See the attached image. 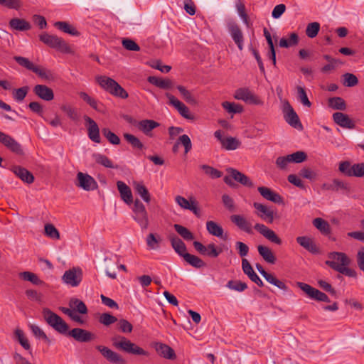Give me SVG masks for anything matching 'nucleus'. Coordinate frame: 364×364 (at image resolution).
<instances>
[{
    "label": "nucleus",
    "mask_w": 364,
    "mask_h": 364,
    "mask_svg": "<svg viewBox=\"0 0 364 364\" xmlns=\"http://www.w3.org/2000/svg\"><path fill=\"white\" fill-rule=\"evenodd\" d=\"M157 353L166 359L173 360L176 358V354L173 348L166 344L157 343L156 346Z\"/></svg>",
    "instance_id": "nucleus-33"
},
{
    "label": "nucleus",
    "mask_w": 364,
    "mask_h": 364,
    "mask_svg": "<svg viewBox=\"0 0 364 364\" xmlns=\"http://www.w3.org/2000/svg\"><path fill=\"white\" fill-rule=\"evenodd\" d=\"M254 228L270 242L277 245L282 244V240L275 233V232L267 228L264 224L256 223Z\"/></svg>",
    "instance_id": "nucleus-17"
},
{
    "label": "nucleus",
    "mask_w": 364,
    "mask_h": 364,
    "mask_svg": "<svg viewBox=\"0 0 364 364\" xmlns=\"http://www.w3.org/2000/svg\"><path fill=\"white\" fill-rule=\"evenodd\" d=\"M282 111L285 120L291 127H296V112L289 102L285 101L283 102Z\"/></svg>",
    "instance_id": "nucleus-30"
},
{
    "label": "nucleus",
    "mask_w": 364,
    "mask_h": 364,
    "mask_svg": "<svg viewBox=\"0 0 364 364\" xmlns=\"http://www.w3.org/2000/svg\"><path fill=\"white\" fill-rule=\"evenodd\" d=\"M28 90L29 87L28 86L15 89L13 92V97L18 102L23 101L26 97Z\"/></svg>",
    "instance_id": "nucleus-63"
},
{
    "label": "nucleus",
    "mask_w": 364,
    "mask_h": 364,
    "mask_svg": "<svg viewBox=\"0 0 364 364\" xmlns=\"http://www.w3.org/2000/svg\"><path fill=\"white\" fill-rule=\"evenodd\" d=\"M92 157L97 164H99L106 168H118V166H114L112 161L105 155L95 153Z\"/></svg>",
    "instance_id": "nucleus-40"
},
{
    "label": "nucleus",
    "mask_w": 364,
    "mask_h": 364,
    "mask_svg": "<svg viewBox=\"0 0 364 364\" xmlns=\"http://www.w3.org/2000/svg\"><path fill=\"white\" fill-rule=\"evenodd\" d=\"M32 71L44 80H50L53 77V73L50 70L37 65H35Z\"/></svg>",
    "instance_id": "nucleus-56"
},
{
    "label": "nucleus",
    "mask_w": 364,
    "mask_h": 364,
    "mask_svg": "<svg viewBox=\"0 0 364 364\" xmlns=\"http://www.w3.org/2000/svg\"><path fill=\"white\" fill-rule=\"evenodd\" d=\"M227 287L236 291H243L247 288L245 282L239 280H230L227 284Z\"/></svg>",
    "instance_id": "nucleus-55"
},
{
    "label": "nucleus",
    "mask_w": 364,
    "mask_h": 364,
    "mask_svg": "<svg viewBox=\"0 0 364 364\" xmlns=\"http://www.w3.org/2000/svg\"><path fill=\"white\" fill-rule=\"evenodd\" d=\"M200 168L205 172V174L210 176L212 178H220L223 175V173L218 169L210 166L208 165H202L200 166Z\"/></svg>",
    "instance_id": "nucleus-58"
},
{
    "label": "nucleus",
    "mask_w": 364,
    "mask_h": 364,
    "mask_svg": "<svg viewBox=\"0 0 364 364\" xmlns=\"http://www.w3.org/2000/svg\"><path fill=\"white\" fill-rule=\"evenodd\" d=\"M170 241L172 247L181 257H183V255L187 254L186 246L185 243L176 235L170 237Z\"/></svg>",
    "instance_id": "nucleus-34"
},
{
    "label": "nucleus",
    "mask_w": 364,
    "mask_h": 364,
    "mask_svg": "<svg viewBox=\"0 0 364 364\" xmlns=\"http://www.w3.org/2000/svg\"><path fill=\"white\" fill-rule=\"evenodd\" d=\"M96 349L98 350L102 355L109 362L114 364H127L126 360L118 353L111 350L107 346H97Z\"/></svg>",
    "instance_id": "nucleus-9"
},
{
    "label": "nucleus",
    "mask_w": 364,
    "mask_h": 364,
    "mask_svg": "<svg viewBox=\"0 0 364 364\" xmlns=\"http://www.w3.org/2000/svg\"><path fill=\"white\" fill-rule=\"evenodd\" d=\"M230 220L234 223L240 230L247 233H252V223L248 221L243 215H232L230 216Z\"/></svg>",
    "instance_id": "nucleus-18"
},
{
    "label": "nucleus",
    "mask_w": 364,
    "mask_h": 364,
    "mask_svg": "<svg viewBox=\"0 0 364 364\" xmlns=\"http://www.w3.org/2000/svg\"><path fill=\"white\" fill-rule=\"evenodd\" d=\"M82 279V271L80 267H73L65 272L62 280L66 284L75 287Z\"/></svg>",
    "instance_id": "nucleus-8"
},
{
    "label": "nucleus",
    "mask_w": 364,
    "mask_h": 364,
    "mask_svg": "<svg viewBox=\"0 0 364 364\" xmlns=\"http://www.w3.org/2000/svg\"><path fill=\"white\" fill-rule=\"evenodd\" d=\"M33 91L36 96L45 101H51L54 98L53 90L45 85H36Z\"/></svg>",
    "instance_id": "nucleus-21"
},
{
    "label": "nucleus",
    "mask_w": 364,
    "mask_h": 364,
    "mask_svg": "<svg viewBox=\"0 0 364 364\" xmlns=\"http://www.w3.org/2000/svg\"><path fill=\"white\" fill-rule=\"evenodd\" d=\"M39 39L50 48H54L62 53H70L72 52L70 46L62 38L55 35L43 33L39 36Z\"/></svg>",
    "instance_id": "nucleus-5"
},
{
    "label": "nucleus",
    "mask_w": 364,
    "mask_h": 364,
    "mask_svg": "<svg viewBox=\"0 0 364 364\" xmlns=\"http://www.w3.org/2000/svg\"><path fill=\"white\" fill-rule=\"evenodd\" d=\"M297 97L304 106L307 107L311 106V103L307 97L306 92L302 87L297 86Z\"/></svg>",
    "instance_id": "nucleus-59"
},
{
    "label": "nucleus",
    "mask_w": 364,
    "mask_h": 364,
    "mask_svg": "<svg viewBox=\"0 0 364 364\" xmlns=\"http://www.w3.org/2000/svg\"><path fill=\"white\" fill-rule=\"evenodd\" d=\"M42 314L46 323L60 334L68 335L80 343H87L96 338L94 333L83 328H75L68 331L69 326L66 322L48 308H44Z\"/></svg>",
    "instance_id": "nucleus-1"
},
{
    "label": "nucleus",
    "mask_w": 364,
    "mask_h": 364,
    "mask_svg": "<svg viewBox=\"0 0 364 364\" xmlns=\"http://www.w3.org/2000/svg\"><path fill=\"white\" fill-rule=\"evenodd\" d=\"M9 25L12 30L18 31H26L31 28V25L28 21L19 18H11Z\"/></svg>",
    "instance_id": "nucleus-29"
},
{
    "label": "nucleus",
    "mask_w": 364,
    "mask_h": 364,
    "mask_svg": "<svg viewBox=\"0 0 364 364\" xmlns=\"http://www.w3.org/2000/svg\"><path fill=\"white\" fill-rule=\"evenodd\" d=\"M13 173L21 181L27 183H32L34 181L33 175L26 168L20 166H14L11 168Z\"/></svg>",
    "instance_id": "nucleus-26"
},
{
    "label": "nucleus",
    "mask_w": 364,
    "mask_h": 364,
    "mask_svg": "<svg viewBox=\"0 0 364 364\" xmlns=\"http://www.w3.org/2000/svg\"><path fill=\"white\" fill-rule=\"evenodd\" d=\"M14 59L21 66H22L29 70L32 71L35 67V65L31 61H30L28 58H26L25 57L14 56Z\"/></svg>",
    "instance_id": "nucleus-64"
},
{
    "label": "nucleus",
    "mask_w": 364,
    "mask_h": 364,
    "mask_svg": "<svg viewBox=\"0 0 364 364\" xmlns=\"http://www.w3.org/2000/svg\"><path fill=\"white\" fill-rule=\"evenodd\" d=\"M159 126V124L158 122L151 119L141 120L139 122L138 124L139 129L146 135H148L151 130Z\"/></svg>",
    "instance_id": "nucleus-42"
},
{
    "label": "nucleus",
    "mask_w": 364,
    "mask_h": 364,
    "mask_svg": "<svg viewBox=\"0 0 364 364\" xmlns=\"http://www.w3.org/2000/svg\"><path fill=\"white\" fill-rule=\"evenodd\" d=\"M297 243H299L305 250L312 254H318L319 248L314 240L309 237H297Z\"/></svg>",
    "instance_id": "nucleus-27"
},
{
    "label": "nucleus",
    "mask_w": 364,
    "mask_h": 364,
    "mask_svg": "<svg viewBox=\"0 0 364 364\" xmlns=\"http://www.w3.org/2000/svg\"><path fill=\"white\" fill-rule=\"evenodd\" d=\"M242 268L244 273L247 275L251 281L255 282L259 287H264V283L258 275L255 272L250 263L245 258L242 259Z\"/></svg>",
    "instance_id": "nucleus-20"
},
{
    "label": "nucleus",
    "mask_w": 364,
    "mask_h": 364,
    "mask_svg": "<svg viewBox=\"0 0 364 364\" xmlns=\"http://www.w3.org/2000/svg\"><path fill=\"white\" fill-rule=\"evenodd\" d=\"M322 188L327 191H338L343 190L350 191V185L338 178H334L331 183H326L322 185Z\"/></svg>",
    "instance_id": "nucleus-25"
},
{
    "label": "nucleus",
    "mask_w": 364,
    "mask_h": 364,
    "mask_svg": "<svg viewBox=\"0 0 364 364\" xmlns=\"http://www.w3.org/2000/svg\"><path fill=\"white\" fill-rule=\"evenodd\" d=\"M297 287H299L311 299L317 301L330 302L328 296L325 293L312 287L309 284L303 282H297Z\"/></svg>",
    "instance_id": "nucleus-6"
},
{
    "label": "nucleus",
    "mask_w": 364,
    "mask_h": 364,
    "mask_svg": "<svg viewBox=\"0 0 364 364\" xmlns=\"http://www.w3.org/2000/svg\"><path fill=\"white\" fill-rule=\"evenodd\" d=\"M240 141L236 138L228 136L222 141L223 148L226 150H235L240 146Z\"/></svg>",
    "instance_id": "nucleus-48"
},
{
    "label": "nucleus",
    "mask_w": 364,
    "mask_h": 364,
    "mask_svg": "<svg viewBox=\"0 0 364 364\" xmlns=\"http://www.w3.org/2000/svg\"><path fill=\"white\" fill-rule=\"evenodd\" d=\"M70 307L74 311V312H78L81 314H86L87 313V308L85 303L76 298H73L69 302Z\"/></svg>",
    "instance_id": "nucleus-38"
},
{
    "label": "nucleus",
    "mask_w": 364,
    "mask_h": 364,
    "mask_svg": "<svg viewBox=\"0 0 364 364\" xmlns=\"http://www.w3.org/2000/svg\"><path fill=\"white\" fill-rule=\"evenodd\" d=\"M111 341L113 347L120 351L134 355H149L147 351L124 336L119 335L114 336L111 338Z\"/></svg>",
    "instance_id": "nucleus-3"
},
{
    "label": "nucleus",
    "mask_w": 364,
    "mask_h": 364,
    "mask_svg": "<svg viewBox=\"0 0 364 364\" xmlns=\"http://www.w3.org/2000/svg\"><path fill=\"white\" fill-rule=\"evenodd\" d=\"M132 186L135 192L144 202L149 203L151 201V195L142 181H134Z\"/></svg>",
    "instance_id": "nucleus-31"
},
{
    "label": "nucleus",
    "mask_w": 364,
    "mask_h": 364,
    "mask_svg": "<svg viewBox=\"0 0 364 364\" xmlns=\"http://www.w3.org/2000/svg\"><path fill=\"white\" fill-rule=\"evenodd\" d=\"M257 250L259 255L267 263L274 264L276 262V257L269 247L260 245L257 246Z\"/></svg>",
    "instance_id": "nucleus-32"
},
{
    "label": "nucleus",
    "mask_w": 364,
    "mask_h": 364,
    "mask_svg": "<svg viewBox=\"0 0 364 364\" xmlns=\"http://www.w3.org/2000/svg\"><path fill=\"white\" fill-rule=\"evenodd\" d=\"M314 226L323 235H328L331 232L329 223L321 218H316L313 220Z\"/></svg>",
    "instance_id": "nucleus-35"
},
{
    "label": "nucleus",
    "mask_w": 364,
    "mask_h": 364,
    "mask_svg": "<svg viewBox=\"0 0 364 364\" xmlns=\"http://www.w3.org/2000/svg\"><path fill=\"white\" fill-rule=\"evenodd\" d=\"M234 97L249 104L258 105L260 103L259 99L248 88L237 89L235 92Z\"/></svg>",
    "instance_id": "nucleus-15"
},
{
    "label": "nucleus",
    "mask_w": 364,
    "mask_h": 364,
    "mask_svg": "<svg viewBox=\"0 0 364 364\" xmlns=\"http://www.w3.org/2000/svg\"><path fill=\"white\" fill-rule=\"evenodd\" d=\"M77 181L76 186L87 191H94L98 187L97 183L94 178L87 173L78 172Z\"/></svg>",
    "instance_id": "nucleus-11"
},
{
    "label": "nucleus",
    "mask_w": 364,
    "mask_h": 364,
    "mask_svg": "<svg viewBox=\"0 0 364 364\" xmlns=\"http://www.w3.org/2000/svg\"><path fill=\"white\" fill-rule=\"evenodd\" d=\"M320 30V23L318 22H312L307 25L306 28V35L311 38H315Z\"/></svg>",
    "instance_id": "nucleus-53"
},
{
    "label": "nucleus",
    "mask_w": 364,
    "mask_h": 364,
    "mask_svg": "<svg viewBox=\"0 0 364 364\" xmlns=\"http://www.w3.org/2000/svg\"><path fill=\"white\" fill-rule=\"evenodd\" d=\"M0 143L13 153L23 156L24 154L21 145L13 137L0 131Z\"/></svg>",
    "instance_id": "nucleus-10"
},
{
    "label": "nucleus",
    "mask_w": 364,
    "mask_h": 364,
    "mask_svg": "<svg viewBox=\"0 0 364 364\" xmlns=\"http://www.w3.org/2000/svg\"><path fill=\"white\" fill-rule=\"evenodd\" d=\"M133 212L134 213V219L140 225L141 228H147L149 225L147 212L144 205L139 199H136L134 203Z\"/></svg>",
    "instance_id": "nucleus-7"
},
{
    "label": "nucleus",
    "mask_w": 364,
    "mask_h": 364,
    "mask_svg": "<svg viewBox=\"0 0 364 364\" xmlns=\"http://www.w3.org/2000/svg\"><path fill=\"white\" fill-rule=\"evenodd\" d=\"M148 82L161 89H170L173 86V82L171 80L162 79L156 76H149Z\"/></svg>",
    "instance_id": "nucleus-36"
},
{
    "label": "nucleus",
    "mask_w": 364,
    "mask_h": 364,
    "mask_svg": "<svg viewBox=\"0 0 364 364\" xmlns=\"http://www.w3.org/2000/svg\"><path fill=\"white\" fill-rule=\"evenodd\" d=\"M228 30L235 43L240 50L243 49L244 36L239 25L235 21H229L227 24Z\"/></svg>",
    "instance_id": "nucleus-12"
},
{
    "label": "nucleus",
    "mask_w": 364,
    "mask_h": 364,
    "mask_svg": "<svg viewBox=\"0 0 364 364\" xmlns=\"http://www.w3.org/2000/svg\"><path fill=\"white\" fill-rule=\"evenodd\" d=\"M96 81L100 86L110 95L122 99H127L128 92L114 79L99 75L96 77Z\"/></svg>",
    "instance_id": "nucleus-4"
},
{
    "label": "nucleus",
    "mask_w": 364,
    "mask_h": 364,
    "mask_svg": "<svg viewBox=\"0 0 364 364\" xmlns=\"http://www.w3.org/2000/svg\"><path fill=\"white\" fill-rule=\"evenodd\" d=\"M29 327L33 335L37 338L43 339L48 344L50 343V340L48 338L45 332L39 326L35 324H31Z\"/></svg>",
    "instance_id": "nucleus-52"
},
{
    "label": "nucleus",
    "mask_w": 364,
    "mask_h": 364,
    "mask_svg": "<svg viewBox=\"0 0 364 364\" xmlns=\"http://www.w3.org/2000/svg\"><path fill=\"white\" fill-rule=\"evenodd\" d=\"M85 120L88 123L87 134L90 139L95 143L100 144L101 142V138L97 124L87 116H85Z\"/></svg>",
    "instance_id": "nucleus-19"
},
{
    "label": "nucleus",
    "mask_w": 364,
    "mask_h": 364,
    "mask_svg": "<svg viewBox=\"0 0 364 364\" xmlns=\"http://www.w3.org/2000/svg\"><path fill=\"white\" fill-rule=\"evenodd\" d=\"M227 171L230 174V177L232 178L235 181L247 187L253 186V183L252 181L246 175L237 171V169L229 168L227 169Z\"/></svg>",
    "instance_id": "nucleus-24"
},
{
    "label": "nucleus",
    "mask_w": 364,
    "mask_h": 364,
    "mask_svg": "<svg viewBox=\"0 0 364 364\" xmlns=\"http://www.w3.org/2000/svg\"><path fill=\"white\" fill-rule=\"evenodd\" d=\"M338 170L345 176L348 177L353 176V166L348 161H341L339 164Z\"/></svg>",
    "instance_id": "nucleus-60"
},
{
    "label": "nucleus",
    "mask_w": 364,
    "mask_h": 364,
    "mask_svg": "<svg viewBox=\"0 0 364 364\" xmlns=\"http://www.w3.org/2000/svg\"><path fill=\"white\" fill-rule=\"evenodd\" d=\"M257 190L264 199L277 204L283 203L282 196L279 193L272 191L269 188L260 186L258 187Z\"/></svg>",
    "instance_id": "nucleus-23"
},
{
    "label": "nucleus",
    "mask_w": 364,
    "mask_h": 364,
    "mask_svg": "<svg viewBox=\"0 0 364 364\" xmlns=\"http://www.w3.org/2000/svg\"><path fill=\"white\" fill-rule=\"evenodd\" d=\"M102 133L110 144L113 145H119L120 144L119 137L108 128H103Z\"/></svg>",
    "instance_id": "nucleus-51"
},
{
    "label": "nucleus",
    "mask_w": 364,
    "mask_h": 364,
    "mask_svg": "<svg viewBox=\"0 0 364 364\" xmlns=\"http://www.w3.org/2000/svg\"><path fill=\"white\" fill-rule=\"evenodd\" d=\"M223 107L230 113H241L243 110L242 107L240 105L235 104L233 102H229L228 101L222 103Z\"/></svg>",
    "instance_id": "nucleus-57"
},
{
    "label": "nucleus",
    "mask_w": 364,
    "mask_h": 364,
    "mask_svg": "<svg viewBox=\"0 0 364 364\" xmlns=\"http://www.w3.org/2000/svg\"><path fill=\"white\" fill-rule=\"evenodd\" d=\"M263 277L267 282L277 287V288L282 290L287 289L286 284L282 281L278 279L273 274L267 272Z\"/></svg>",
    "instance_id": "nucleus-50"
},
{
    "label": "nucleus",
    "mask_w": 364,
    "mask_h": 364,
    "mask_svg": "<svg viewBox=\"0 0 364 364\" xmlns=\"http://www.w3.org/2000/svg\"><path fill=\"white\" fill-rule=\"evenodd\" d=\"M328 259L325 264L332 269L348 276L355 278L357 277V272L355 269L349 267L351 264V259L344 252H331L327 255Z\"/></svg>",
    "instance_id": "nucleus-2"
},
{
    "label": "nucleus",
    "mask_w": 364,
    "mask_h": 364,
    "mask_svg": "<svg viewBox=\"0 0 364 364\" xmlns=\"http://www.w3.org/2000/svg\"><path fill=\"white\" fill-rule=\"evenodd\" d=\"M253 207L256 209L255 214L262 220L268 223H273L274 213L271 208L257 202L253 203Z\"/></svg>",
    "instance_id": "nucleus-14"
},
{
    "label": "nucleus",
    "mask_w": 364,
    "mask_h": 364,
    "mask_svg": "<svg viewBox=\"0 0 364 364\" xmlns=\"http://www.w3.org/2000/svg\"><path fill=\"white\" fill-rule=\"evenodd\" d=\"M279 45L282 48H289L296 45V32L291 33L289 38H282Z\"/></svg>",
    "instance_id": "nucleus-62"
},
{
    "label": "nucleus",
    "mask_w": 364,
    "mask_h": 364,
    "mask_svg": "<svg viewBox=\"0 0 364 364\" xmlns=\"http://www.w3.org/2000/svg\"><path fill=\"white\" fill-rule=\"evenodd\" d=\"M184 260L195 268H201L205 266V263L198 256L187 253L183 255Z\"/></svg>",
    "instance_id": "nucleus-43"
},
{
    "label": "nucleus",
    "mask_w": 364,
    "mask_h": 364,
    "mask_svg": "<svg viewBox=\"0 0 364 364\" xmlns=\"http://www.w3.org/2000/svg\"><path fill=\"white\" fill-rule=\"evenodd\" d=\"M333 119L336 124L343 128L354 129L355 123L350 117L343 112H335L333 114Z\"/></svg>",
    "instance_id": "nucleus-22"
},
{
    "label": "nucleus",
    "mask_w": 364,
    "mask_h": 364,
    "mask_svg": "<svg viewBox=\"0 0 364 364\" xmlns=\"http://www.w3.org/2000/svg\"><path fill=\"white\" fill-rule=\"evenodd\" d=\"M123 136L133 149L141 150L144 148L142 142L134 135L129 133H124Z\"/></svg>",
    "instance_id": "nucleus-46"
},
{
    "label": "nucleus",
    "mask_w": 364,
    "mask_h": 364,
    "mask_svg": "<svg viewBox=\"0 0 364 364\" xmlns=\"http://www.w3.org/2000/svg\"><path fill=\"white\" fill-rule=\"evenodd\" d=\"M15 336L16 338L18 339L19 343L21 345V346L26 349L29 350L31 346L28 343V339L24 336L23 331L21 329L17 328L15 331Z\"/></svg>",
    "instance_id": "nucleus-61"
},
{
    "label": "nucleus",
    "mask_w": 364,
    "mask_h": 364,
    "mask_svg": "<svg viewBox=\"0 0 364 364\" xmlns=\"http://www.w3.org/2000/svg\"><path fill=\"white\" fill-rule=\"evenodd\" d=\"M177 89L183 97V100L191 105H196L197 101L194 96L184 86L178 85Z\"/></svg>",
    "instance_id": "nucleus-49"
},
{
    "label": "nucleus",
    "mask_w": 364,
    "mask_h": 364,
    "mask_svg": "<svg viewBox=\"0 0 364 364\" xmlns=\"http://www.w3.org/2000/svg\"><path fill=\"white\" fill-rule=\"evenodd\" d=\"M166 96L169 100V104L174 107L183 117L188 119H193V116L190 113L189 109L183 102L170 93H166Z\"/></svg>",
    "instance_id": "nucleus-16"
},
{
    "label": "nucleus",
    "mask_w": 364,
    "mask_h": 364,
    "mask_svg": "<svg viewBox=\"0 0 364 364\" xmlns=\"http://www.w3.org/2000/svg\"><path fill=\"white\" fill-rule=\"evenodd\" d=\"M206 228L208 232L215 237H223L224 230L223 228L214 221L209 220L206 223Z\"/></svg>",
    "instance_id": "nucleus-41"
},
{
    "label": "nucleus",
    "mask_w": 364,
    "mask_h": 364,
    "mask_svg": "<svg viewBox=\"0 0 364 364\" xmlns=\"http://www.w3.org/2000/svg\"><path fill=\"white\" fill-rule=\"evenodd\" d=\"M117 186L122 199L127 204L132 203L133 196L130 188L121 181H117Z\"/></svg>",
    "instance_id": "nucleus-28"
},
{
    "label": "nucleus",
    "mask_w": 364,
    "mask_h": 364,
    "mask_svg": "<svg viewBox=\"0 0 364 364\" xmlns=\"http://www.w3.org/2000/svg\"><path fill=\"white\" fill-rule=\"evenodd\" d=\"M328 106L333 109L345 110L346 104L343 99L340 97H331L328 100Z\"/></svg>",
    "instance_id": "nucleus-44"
},
{
    "label": "nucleus",
    "mask_w": 364,
    "mask_h": 364,
    "mask_svg": "<svg viewBox=\"0 0 364 364\" xmlns=\"http://www.w3.org/2000/svg\"><path fill=\"white\" fill-rule=\"evenodd\" d=\"M19 276L23 280L28 281L35 285H42L44 283L36 274L31 272H21Z\"/></svg>",
    "instance_id": "nucleus-45"
},
{
    "label": "nucleus",
    "mask_w": 364,
    "mask_h": 364,
    "mask_svg": "<svg viewBox=\"0 0 364 364\" xmlns=\"http://www.w3.org/2000/svg\"><path fill=\"white\" fill-rule=\"evenodd\" d=\"M54 26L58 29L63 31L64 33H68L71 36H80V33L77 31V29L66 21H57L54 23Z\"/></svg>",
    "instance_id": "nucleus-37"
},
{
    "label": "nucleus",
    "mask_w": 364,
    "mask_h": 364,
    "mask_svg": "<svg viewBox=\"0 0 364 364\" xmlns=\"http://www.w3.org/2000/svg\"><path fill=\"white\" fill-rule=\"evenodd\" d=\"M296 162V152L286 156H279L276 160V165L280 169L284 170L287 168L289 163Z\"/></svg>",
    "instance_id": "nucleus-39"
},
{
    "label": "nucleus",
    "mask_w": 364,
    "mask_h": 364,
    "mask_svg": "<svg viewBox=\"0 0 364 364\" xmlns=\"http://www.w3.org/2000/svg\"><path fill=\"white\" fill-rule=\"evenodd\" d=\"M173 228L177 233L181 235L185 240L191 241L193 240V234L187 228L178 224H175Z\"/></svg>",
    "instance_id": "nucleus-47"
},
{
    "label": "nucleus",
    "mask_w": 364,
    "mask_h": 364,
    "mask_svg": "<svg viewBox=\"0 0 364 364\" xmlns=\"http://www.w3.org/2000/svg\"><path fill=\"white\" fill-rule=\"evenodd\" d=\"M175 201L181 208L192 211L198 217L200 216L198 202L193 197H191L189 200H187L181 196H177L175 198Z\"/></svg>",
    "instance_id": "nucleus-13"
},
{
    "label": "nucleus",
    "mask_w": 364,
    "mask_h": 364,
    "mask_svg": "<svg viewBox=\"0 0 364 364\" xmlns=\"http://www.w3.org/2000/svg\"><path fill=\"white\" fill-rule=\"evenodd\" d=\"M146 244L151 250H156L159 248V244L161 241L160 236L156 235L154 233H149L146 237Z\"/></svg>",
    "instance_id": "nucleus-54"
}]
</instances>
